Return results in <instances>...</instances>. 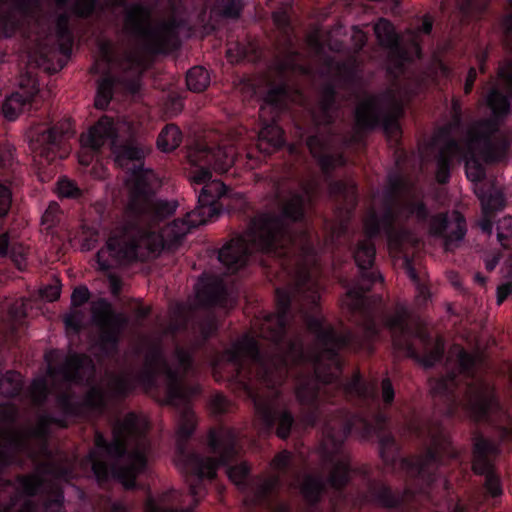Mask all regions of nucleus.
<instances>
[{
  "mask_svg": "<svg viewBox=\"0 0 512 512\" xmlns=\"http://www.w3.org/2000/svg\"><path fill=\"white\" fill-rule=\"evenodd\" d=\"M308 329L316 336V351L303 352V343L299 337L280 345V336L273 342V355L259 357L257 342L248 336L238 340L226 350L223 358L232 363L237 380L253 399L256 413L267 427L276 424V435L281 439L289 437L294 417L288 410L278 411V387L294 368L314 369L313 375H299L295 387L296 398L309 411L303 415V421L313 426L322 411L319 403L328 400L331 390H343L347 395L368 398L375 394L374 386H364L356 374L347 383H336L341 374V360L338 352L344 348L358 350L361 342L348 332H337L330 325L324 326L318 319L307 320Z\"/></svg>",
  "mask_w": 512,
  "mask_h": 512,
  "instance_id": "f257e3e1",
  "label": "nucleus"
},
{
  "mask_svg": "<svg viewBox=\"0 0 512 512\" xmlns=\"http://www.w3.org/2000/svg\"><path fill=\"white\" fill-rule=\"evenodd\" d=\"M318 190V182L311 179L303 184V194L291 193L281 201L282 215L261 213L251 219L243 235L235 237L219 251L218 259L230 272L246 263L253 251L284 258L282 268L292 276L293 285L276 289V314L257 319L254 328L257 336L276 341L283 336L287 312L293 302L308 318L315 313L320 300L317 282V259L309 235L305 232L293 236L291 223L304 218L307 207ZM309 319H306V321Z\"/></svg>",
  "mask_w": 512,
  "mask_h": 512,
  "instance_id": "f03ea898",
  "label": "nucleus"
},
{
  "mask_svg": "<svg viewBox=\"0 0 512 512\" xmlns=\"http://www.w3.org/2000/svg\"><path fill=\"white\" fill-rule=\"evenodd\" d=\"M174 356L178 363L176 369L168 365L160 346L151 348L145 355L143 380L148 385H153L157 375H164L167 386L165 403L179 407L177 448L184 457L185 467L189 473L186 482L194 503L197 504L206 495L203 479H214L219 466L226 465L238 454L236 433L230 428L210 432L209 446L213 453L219 454V459L194 453L184 455V445L196 426L195 414L187 401L190 391L183 384L185 376L192 369V357L189 350L179 345L175 347Z\"/></svg>",
  "mask_w": 512,
  "mask_h": 512,
  "instance_id": "7ed1b4c3",
  "label": "nucleus"
},
{
  "mask_svg": "<svg viewBox=\"0 0 512 512\" xmlns=\"http://www.w3.org/2000/svg\"><path fill=\"white\" fill-rule=\"evenodd\" d=\"M151 175L137 179L129 193L124 221L111 231L105 248L100 249L96 254L100 270L107 271L113 266L107 255L117 264L146 261L157 256L159 243L149 238L145 223L148 222L151 225L175 213L178 202L151 195L147 188V179L151 178Z\"/></svg>",
  "mask_w": 512,
  "mask_h": 512,
  "instance_id": "20e7f679",
  "label": "nucleus"
},
{
  "mask_svg": "<svg viewBox=\"0 0 512 512\" xmlns=\"http://www.w3.org/2000/svg\"><path fill=\"white\" fill-rule=\"evenodd\" d=\"M366 237L358 241L353 252V257L359 268L360 278L358 283L350 288L341 300L344 309L355 317V322L362 327L363 338L356 337L348 330H336L337 332H348L363 345L364 341L373 339L378 334V328L374 321L373 309L370 299L365 295L376 280H382L381 275H376L371 270L376 255L375 245L372 238L380 231V221L376 212L371 209L363 220Z\"/></svg>",
  "mask_w": 512,
  "mask_h": 512,
  "instance_id": "39448f33",
  "label": "nucleus"
},
{
  "mask_svg": "<svg viewBox=\"0 0 512 512\" xmlns=\"http://www.w3.org/2000/svg\"><path fill=\"white\" fill-rule=\"evenodd\" d=\"M146 430L145 421L134 413H129L122 421H118L114 425L111 443L107 444L102 435H96V446L105 448L111 456L121 457L128 450L125 464L115 469V476L125 489L134 488L137 476L146 468L147 455L150 450Z\"/></svg>",
  "mask_w": 512,
  "mask_h": 512,
  "instance_id": "423d86ee",
  "label": "nucleus"
},
{
  "mask_svg": "<svg viewBox=\"0 0 512 512\" xmlns=\"http://www.w3.org/2000/svg\"><path fill=\"white\" fill-rule=\"evenodd\" d=\"M460 383V376L455 373L429 381L431 394L447 404L450 415L463 408L475 421H486L501 410L494 388L487 382L476 380L464 390L460 389Z\"/></svg>",
  "mask_w": 512,
  "mask_h": 512,
  "instance_id": "0eeeda50",
  "label": "nucleus"
},
{
  "mask_svg": "<svg viewBox=\"0 0 512 512\" xmlns=\"http://www.w3.org/2000/svg\"><path fill=\"white\" fill-rule=\"evenodd\" d=\"M385 326L390 330L394 349L415 359L424 367H432L441 360L444 353V340L437 336L432 340L425 327L411 316L404 305H397L394 313L385 318Z\"/></svg>",
  "mask_w": 512,
  "mask_h": 512,
  "instance_id": "6e6552de",
  "label": "nucleus"
},
{
  "mask_svg": "<svg viewBox=\"0 0 512 512\" xmlns=\"http://www.w3.org/2000/svg\"><path fill=\"white\" fill-rule=\"evenodd\" d=\"M403 181L400 178L390 179L388 189L384 193V213L381 219L382 227L387 235L391 249L401 251L404 246H416L418 238L408 230L395 228L409 218H415L417 223H425L428 209L422 201L406 199L402 193Z\"/></svg>",
  "mask_w": 512,
  "mask_h": 512,
  "instance_id": "1a4fd4ad",
  "label": "nucleus"
},
{
  "mask_svg": "<svg viewBox=\"0 0 512 512\" xmlns=\"http://www.w3.org/2000/svg\"><path fill=\"white\" fill-rule=\"evenodd\" d=\"M507 137L499 131L495 120H483L471 125L467 131L464 148L460 147L459 156L465 159L466 175L472 182L485 178V169L479 158L487 163L502 160L508 150Z\"/></svg>",
  "mask_w": 512,
  "mask_h": 512,
  "instance_id": "9d476101",
  "label": "nucleus"
},
{
  "mask_svg": "<svg viewBox=\"0 0 512 512\" xmlns=\"http://www.w3.org/2000/svg\"><path fill=\"white\" fill-rule=\"evenodd\" d=\"M67 426L65 420L48 415H40L35 426H22L19 429L7 428L0 430V467L13 461V454L26 453L30 458L37 459L48 456L47 439L50 427Z\"/></svg>",
  "mask_w": 512,
  "mask_h": 512,
  "instance_id": "9b49d317",
  "label": "nucleus"
},
{
  "mask_svg": "<svg viewBox=\"0 0 512 512\" xmlns=\"http://www.w3.org/2000/svg\"><path fill=\"white\" fill-rule=\"evenodd\" d=\"M123 23L125 31L141 39L150 53H162L177 45L176 21L162 20L152 25V9L148 6L131 4L125 11Z\"/></svg>",
  "mask_w": 512,
  "mask_h": 512,
  "instance_id": "f8f14e48",
  "label": "nucleus"
},
{
  "mask_svg": "<svg viewBox=\"0 0 512 512\" xmlns=\"http://www.w3.org/2000/svg\"><path fill=\"white\" fill-rule=\"evenodd\" d=\"M350 428L348 420L342 414L328 419L323 428V467L328 470L327 481L334 489L343 488L350 479V457L344 448V440Z\"/></svg>",
  "mask_w": 512,
  "mask_h": 512,
  "instance_id": "ddd939ff",
  "label": "nucleus"
},
{
  "mask_svg": "<svg viewBox=\"0 0 512 512\" xmlns=\"http://www.w3.org/2000/svg\"><path fill=\"white\" fill-rule=\"evenodd\" d=\"M401 114L402 99L393 89L362 101L356 108L357 131L354 141L360 139V130L375 127L380 118L383 119V128L387 136L397 138L400 134L398 118Z\"/></svg>",
  "mask_w": 512,
  "mask_h": 512,
  "instance_id": "4468645a",
  "label": "nucleus"
},
{
  "mask_svg": "<svg viewBox=\"0 0 512 512\" xmlns=\"http://www.w3.org/2000/svg\"><path fill=\"white\" fill-rule=\"evenodd\" d=\"M48 375L53 381L61 379L60 391L56 395L58 407L64 413H72V397L70 384L90 382L95 375V365L93 360L85 354H70L66 356L63 363L59 366L53 365L49 359Z\"/></svg>",
  "mask_w": 512,
  "mask_h": 512,
  "instance_id": "2eb2a0df",
  "label": "nucleus"
},
{
  "mask_svg": "<svg viewBox=\"0 0 512 512\" xmlns=\"http://www.w3.org/2000/svg\"><path fill=\"white\" fill-rule=\"evenodd\" d=\"M428 435L430 444L424 455L412 459H401L399 462L400 468L409 477H416L426 485L433 481V476L444 459L455 456L448 437L439 426H430Z\"/></svg>",
  "mask_w": 512,
  "mask_h": 512,
  "instance_id": "dca6fc26",
  "label": "nucleus"
},
{
  "mask_svg": "<svg viewBox=\"0 0 512 512\" xmlns=\"http://www.w3.org/2000/svg\"><path fill=\"white\" fill-rule=\"evenodd\" d=\"M75 134L70 119H63L52 126L36 124L27 132L29 148L39 165L52 163L63 143Z\"/></svg>",
  "mask_w": 512,
  "mask_h": 512,
  "instance_id": "f3484780",
  "label": "nucleus"
},
{
  "mask_svg": "<svg viewBox=\"0 0 512 512\" xmlns=\"http://www.w3.org/2000/svg\"><path fill=\"white\" fill-rule=\"evenodd\" d=\"M91 316L100 331V348L105 353L115 352L120 335L128 325V317L124 313H115L111 303L105 299L92 303Z\"/></svg>",
  "mask_w": 512,
  "mask_h": 512,
  "instance_id": "a211bd4d",
  "label": "nucleus"
},
{
  "mask_svg": "<svg viewBox=\"0 0 512 512\" xmlns=\"http://www.w3.org/2000/svg\"><path fill=\"white\" fill-rule=\"evenodd\" d=\"M499 454L498 446L481 435L474 437L473 471L485 475V488L492 497L502 494L499 478L493 473V462Z\"/></svg>",
  "mask_w": 512,
  "mask_h": 512,
  "instance_id": "6ab92c4d",
  "label": "nucleus"
},
{
  "mask_svg": "<svg viewBox=\"0 0 512 512\" xmlns=\"http://www.w3.org/2000/svg\"><path fill=\"white\" fill-rule=\"evenodd\" d=\"M236 156L233 145H222L214 150L204 141L195 143L187 153V159L191 165L212 167L219 173L227 172L234 164Z\"/></svg>",
  "mask_w": 512,
  "mask_h": 512,
  "instance_id": "aec40b11",
  "label": "nucleus"
},
{
  "mask_svg": "<svg viewBox=\"0 0 512 512\" xmlns=\"http://www.w3.org/2000/svg\"><path fill=\"white\" fill-rule=\"evenodd\" d=\"M429 234L444 239L446 251H452L466 234V221L459 211L439 213L430 218Z\"/></svg>",
  "mask_w": 512,
  "mask_h": 512,
  "instance_id": "412c9836",
  "label": "nucleus"
},
{
  "mask_svg": "<svg viewBox=\"0 0 512 512\" xmlns=\"http://www.w3.org/2000/svg\"><path fill=\"white\" fill-rule=\"evenodd\" d=\"M173 215L174 213H171L151 225L148 222L145 223L149 231V238L159 243L157 255L163 249L171 250L177 248L182 243V240L186 234L192 229L191 225L189 224V220L185 217L173 220L171 223H168L163 228H161L160 233H158L157 231L161 223Z\"/></svg>",
  "mask_w": 512,
  "mask_h": 512,
  "instance_id": "4be33fe9",
  "label": "nucleus"
},
{
  "mask_svg": "<svg viewBox=\"0 0 512 512\" xmlns=\"http://www.w3.org/2000/svg\"><path fill=\"white\" fill-rule=\"evenodd\" d=\"M112 151L115 154V162L119 166L128 165L129 161L136 162L133 164V168H131L133 170L134 180H133V184L130 187V189H132L135 186L138 178H140L142 176H146V175L148 176V174H152L151 178L147 179V181H148L147 188L149 190V193L151 195H154V193L152 191V185H153L154 181L156 180L155 174L152 170H143V168H142L141 160L144 157V149L138 145H134L131 143H127L125 145H116V143L113 141ZM130 191L131 190H129V192Z\"/></svg>",
  "mask_w": 512,
  "mask_h": 512,
  "instance_id": "5701e85b",
  "label": "nucleus"
},
{
  "mask_svg": "<svg viewBox=\"0 0 512 512\" xmlns=\"http://www.w3.org/2000/svg\"><path fill=\"white\" fill-rule=\"evenodd\" d=\"M123 75L117 79L131 93L139 90V81L145 69L144 56L137 50H128L119 62Z\"/></svg>",
  "mask_w": 512,
  "mask_h": 512,
  "instance_id": "b1692460",
  "label": "nucleus"
},
{
  "mask_svg": "<svg viewBox=\"0 0 512 512\" xmlns=\"http://www.w3.org/2000/svg\"><path fill=\"white\" fill-rule=\"evenodd\" d=\"M375 35L381 46L389 49L388 58L396 68H401L407 59L406 51L399 44V37L393 25L386 19H379L374 26Z\"/></svg>",
  "mask_w": 512,
  "mask_h": 512,
  "instance_id": "393cba45",
  "label": "nucleus"
},
{
  "mask_svg": "<svg viewBox=\"0 0 512 512\" xmlns=\"http://www.w3.org/2000/svg\"><path fill=\"white\" fill-rule=\"evenodd\" d=\"M64 475L61 468L56 467L52 462L45 461L36 466L35 472L28 475H20L17 482L20 484L23 492L28 496L36 495L38 489L42 486L46 476L59 479Z\"/></svg>",
  "mask_w": 512,
  "mask_h": 512,
  "instance_id": "a878e982",
  "label": "nucleus"
},
{
  "mask_svg": "<svg viewBox=\"0 0 512 512\" xmlns=\"http://www.w3.org/2000/svg\"><path fill=\"white\" fill-rule=\"evenodd\" d=\"M38 91L35 81H33L29 90L21 88L19 91L12 93L3 101L1 106V113L4 118L8 121H13L20 114L28 110Z\"/></svg>",
  "mask_w": 512,
  "mask_h": 512,
  "instance_id": "bb28decb",
  "label": "nucleus"
},
{
  "mask_svg": "<svg viewBox=\"0 0 512 512\" xmlns=\"http://www.w3.org/2000/svg\"><path fill=\"white\" fill-rule=\"evenodd\" d=\"M115 138L116 131L113 121L109 117L104 116L90 128L87 134L81 136V143L84 147L98 150L108 140H111L113 144Z\"/></svg>",
  "mask_w": 512,
  "mask_h": 512,
  "instance_id": "cd10ccee",
  "label": "nucleus"
},
{
  "mask_svg": "<svg viewBox=\"0 0 512 512\" xmlns=\"http://www.w3.org/2000/svg\"><path fill=\"white\" fill-rule=\"evenodd\" d=\"M306 143L310 153L317 159L323 173L328 174L335 167L344 165L342 155H332L327 153V145L320 137L310 136Z\"/></svg>",
  "mask_w": 512,
  "mask_h": 512,
  "instance_id": "c85d7f7f",
  "label": "nucleus"
},
{
  "mask_svg": "<svg viewBox=\"0 0 512 512\" xmlns=\"http://www.w3.org/2000/svg\"><path fill=\"white\" fill-rule=\"evenodd\" d=\"M275 115L272 116L273 122L267 124L258 134L257 149L263 154H271L284 144L283 130L274 123Z\"/></svg>",
  "mask_w": 512,
  "mask_h": 512,
  "instance_id": "c756f323",
  "label": "nucleus"
},
{
  "mask_svg": "<svg viewBox=\"0 0 512 512\" xmlns=\"http://www.w3.org/2000/svg\"><path fill=\"white\" fill-rule=\"evenodd\" d=\"M197 298L203 305H222L226 300V290L222 280L213 278L203 282L197 290Z\"/></svg>",
  "mask_w": 512,
  "mask_h": 512,
  "instance_id": "7c9ffc66",
  "label": "nucleus"
},
{
  "mask_svg": "<svg viewBox=\"0 0 512 512\" xmlns=\"http://www.w3.org/2000/svg\"><path fill=\"white\" fill-rule=\"evenodd\" d=\"M409 494H414V491L411 488H407L405 491V495L400 500L398 497L394 496L390 489L387 488L380 482H372L369 484L368 493L366 495V501L377 502L378 504L384 507H395L400 502L406 501Z\"/></svg>",
  "mask_w": 512,
  "mask_h": 512,
  "instance_id": "2f4dec72",
  "label": "nucleus"
},
{
  "mask_svg": "<svg viewBox=\"0 0 512 512\" xmlns=\"http://www.w3.org/2000/svg\"><path fill=\"white\" fill-rule=\"evenodd\" d=\"M460 146L455 140H450L441 148L437 158L436 179L438 183L445 184L450 177V163L459 156Z\"/></svg>",
  "mask_w": 512,
  "mask_h": 512,
  "instance_id": "473e14b6",
  "label": "nucleus"
},
{
  "mask_svg": "<svg viewBox=\"0 0 512 512\" xmlns=\"http://www.w3.org/2000/svg\"><path fill=\"white\" fill-rule=\"evenodd\" d=\"M220 213L219 204L211 203L210 201H200L198 199L197 207L186 214L189 224L192 228L206 224L208 221L217 217Z\"/></svg>",
  "mask_w": 512,
  "mask_h": 512,
  "instance_id": "72a5a7b5",
  "label": "nucleus"
},
{
  "mask_svg": "<svg viewBox=\"0 0 512 512\" xmlns=\"http://www.w3.org/2000/svg\"><path fill=\"white\" fill-rule=\"evenodd\" d=\"M330 195L335 199H342L347 213L356 205V186L353 182L335 181L329 185Z\"/></svg>",
  "mask_w": 512,
  "mask_h": 512,
  "instance_id": "f704fd0d",
  "label": "nucleus"
},
{
  "mask_svg": "<svg viewBox=\"0 0 512 512\" xmlns=\"http://www.w3.org/2000/svg\"><path fill=\"white\" fill-rule=\"evenodd\" d=\"M325 487V481L322 476L309 474L303 479L300 491L305 500L311 504L316 503Z\"/></svg>",
  "mask_w": 512,
  "mask_h": 512,
  "instance_id": "c9c22d12",
  "label": "nucleus"
},
{
  "mask_svg": "<svg viewBox=\"0 0 512 512\" xmlns=\"http://www.w3.org/2000/svg\"><path fill=\"white\" fill-rule=\"evenodd\" d=\"M56 36L62 54L68 55L72 50L73 35L69 29V16L60 14L56 21Z\"/></svg>",
  "mask_w": 512,
  "mask_h": 512,
  "instance_id": "e433bc0d",
  "label": "nucleus"
},
{
  "mask_svg": "<svg viewBox=\"0 0 512 512\" xmlns=\"http://www.w3.org/2000/svg\"><path fill=\"white\" fill-rule=\"evenodd\" d=\"M181 132L174 124L166 125L157 138V146L163 152L176 149L181 143Z\"/></svg>",
  "mask_w": 512,
  "mask_h": 512,
  "instance_id": "4c0bfd02",
  "label": "nucleus"
},
{
  "mask_svg": "<svg viewBox=\"0 0 512 512\" xmlns=\"http://www.w3.org/2000/svg\"><path fill=\"white\" fill-rule=\"evenodd\" d=\"M280 486V476L272 475L262 480L255 488L252 502L254 504L266 503L269 497L276 493Z\"/></svg>",
  "mask_w": 512,
  "mask_h": 512,
  "instance_id": "58836bf2",
  "label": "nucleus"
},
{
  "mask_svg": "<svg viewBox=\"0 0 512 512\" xmlns=\"http://www.w3.org/2000/svg\"><path fill=\"white\" fill-rule=\"evenodd\" d=\"M106 389L110 397L123 398L132 389V383L127 375L112 374L108 377Z\"/></svg>",
  "mask_w": 512,
  "mask_h": 512,
  "instance_id": "ea45409f",
  "label": "nucleus"
},
{
  "mask_svg": "<svg viewBox=\"0 0 512 512\" xmlns=\"http://www.w3.org/2000/svg\"><path fill=\"white\" fill-rule=\"evenodd\" d=\"M301 55L297 52H288L277 56L274 66L279 73L288 71L306 73L307 69L300 63Z\"/></svg>",
  "mask_w": 512,
  "mask_h": 512,
  "instance_id": "a19ab883",
  "label": "nucleus"
},
{
  "mask_svg": "<svg viewBox=\"0 0 512 512\" xmlns=\"http://www.w3.org/2000/svg\"><path fill=\"white\" fill-rule=\"evenodd\" d=\"M186 83L189 90L202 92L210 83V75L205 68L195 66L187 72Z\"/></svg>",
  "mask_w": 512,
  "mask_h": 512,
  "instance_id": "79ce46f5",
  "label": "nucleus"
},
{
  "mask_svg": "<svg viewBox=\"0 0 512 512\" xmlns=\"http://www.w3.org/2000/svg\"><path fill=\"white\" fill-rule=\"evenodd\" d=\"M23 381L20 373L8 371L0 378V393L4 397H14L22 389Z\"/></svg>",
  "mask_w": 512,
  "mask_h": 512,
  "instance_id": "37998d69",
  "label": "nucleus"
},
{
  "mask_svg": "<svg viewBox=\"0 0 512 512\" xmlns=\"http://www.w3.org/2000/svg\"><path fill=\"white\" fill-rule=\"evenodd\" d=\"M380 456L386 465L394 466L398 458V444L390 434L379 436Z\"/></svg>",
  "mask_w": 512,
  "mask_h": 512,
  "instance_id": "c03bdc74",
  "label": "nucleus"
},
{
  "mask_svg": "<svg viewBox=\"0 0 512 512\" xmlns=\"http://www.w3.org/2000/svg\"><path fill=\"white\" fill-rule=\"evenodd\" d=\"M335 102V91L332 86H326L323 89L321 100L319 102V110L322 114L321 117L316 116L318 123L329 124L332 122L333 116L331 114Z\"/></svg>",
  "mask_w": 512,
  "mask_h": 512,
  "instance_id": "a18cd8bd",
  "label": "nucleus"
},
{
  "mask_svg": "<svg viewBox=\"0 0 512 512\" xmlns=\"http://www.w3.org/2000/svg\"><path fill=\"white\" fill-rule=\"evenodd\" d=\"M286 98V89L285 87L279 86L270 89L264 99L266 106H262L260 108V117L263 118L266 110L268 108L272 110H276L273 113L276 115L280 109L284 106V101Z\"/></svg>",
  "mask_w": 512,
  "mask_h": 512,
  "instance_id": "49530a36",
  "label": "nucleus"
},
{
  "mask_svg": "<svg viewBox=\"0 0 512 512\" xmlns=\"http://www.w3.org/2000/svg\"><path fill=\"white\" fill-rule=\"evenodd\" d=\"M487 105L496 117L505 116L509 113L510 103L505 95L497 88H492L487 96Z\"/></svg>",
  "mask_w": 512,
  "mask_h": 512,
  "instance_id": "de8ad7c7",
  "label": "nucleus"
},
{
  "mask_svg": "<svg viewBox=\"0 0 512 512\" xmlns=\"http://www.w3.org/2000/svg\"><path fill=\"white\" fill-rule=\"evenodd\" d=\"M225 192V185L222 181L211 180L202 187L198 199H200V201H210L211 203L219 204L218 200Z\"/></svg>",
  "mask_w": 512,
  "mask_h": 512,
  "instance_id": "09e8293b",
  "label": "nucleus"
},
{
  "mask_svg": "<svg viewBox=\"0 0 512 512\" xmlns=\"http://www.w3.org/2000/svg\"><path fill=\"white\" fill-rule=\"evenodd\" d=\"M114 82L115 79L112 77H105L99 82L97 95L94 102V105L97 109H105L108 106L110 100L112 99V88Z\"/></svg>",
  "mask_w": 512,
  "mask_h": 512,
  "instance_id": "8fccbe9b",
  "label": "nucleus"
},
{
  "mask_svg": "<svg viewBox=\"0 0 512 512\" xmlns=\"http://www.w3.org/2000/svg\"><path fill=\"white\" fill-rule=\"evenodd\" d=\"M478 198L481 200L483 212L494 213L505 206V199L502 193L495 192L486 196L481 189L476 190Z\"/></svg>",
  "mask_w": 512,
  "mask_h": 512,
  "instance_id": "3c124183",
  "label": "nucleus"
},
{
  "mask_svg": "<svg viewBox=\"0 0 512 512\" xmlns=\"http://www.w3.org/2000/svg\"><path fill=\"white\" fill-rule=\"evenodd\" d=\"M106 395L100 387H91L85 397L84 405L90 409L102 412L106 407Z\"/></svg>",
  "mask_w": 512,
  "mask_h": 512,
  "instance_id": "603ef678",
  "label": "nucleus"
},
{
  "mask_svg": "<svg viewBox=\"0 0 512 512\" xmlns=\"http://www.w3.org/2000/svg\"><path fill=\"white\" fill-rule=\"evenodd\" d=\"M497 237L504 248L512 245V217H503L497 227Z\"/></svg>",
  "mask_w": 512,
  "mask_h": 512,
  "instance_id": "864d4df0",
  "label": "nucleus"
},
{
  "mask_svg": "<svg viewBox=\"0 0 512 512\" xmlns=\"http://www.w3.org/2000/svg\"><path fill=\"white\" fill-rule=\"evenodd\" d=\"M57 191L58 195L62 198L77 199L82 196L81 189L77 186V184L74 181L68 178H61L58 181Z\"/></svg>",
  "mask_w": 512,
  "mask_h": 512,
  "instance_id": "5fc2aeb1",
  "label": "nucleus"
},
{
  "mask_svg": "<svg viewBox=\"0 0 512 512\" xmlns=\"http://www.w3.org/2000/svg\"><path fill=\"white\" fill-rule=\"evenodd\" d=\"M29 393L33 404L41 405L45 401L48 393L45 379L41 378L34 380L29 388Z\"/></svg>",
  "mask_w": 512,
  "mask_h": 512,
  "instance_id": "6e6d98bb",
  "label": "nucleus"
},
{
  "mask_svg": "<svg viewBox=\"0 0 512 512\" xmlns=\"http://www.w3.org/2000/svg\"><path fill=\"white\" fill-rule=\"evenodd\" d=\"M233 404L222 394H215L209 401V408L212 414L220 415L232 410Z\"/></svg>",
  "mask_w": 512,
  "mask_h": 512,
  "instance_id": "4d7b16f0",
  "label": "nucleus"
},
{
  "mask_svg": "<svg viewBox=\"0 0 512 512\" xmlns=\"http://www.w3.org/2000/svg\"><path fill=\"white\" fill-rule=\"evenodd\" d=\"M250 471V468L246 463H241L236 466L229 467L227 469V475L229 479L236 485H243L245 479Z\"/></svg>",
  "mask_w": 512,
  "mask_h": 512,
  "instance_id": "13d9d810",
  "label": "nucleus"
},
{
  "mask_svg": "<svg viewBox=\"0 0 512 512\" xmlns=\"http://www.w3.org/2000/svg\"><path fill=\"white\" fill-rule=\"evenodd\" d=\"M60 206L56 202H51L42 216V224L46 227H54L60 220Z\"/></svg>",
  "mask_w": 512,
  "mask_h": 512,
  "instance_id": "bf43d9fd",
  "label": "nucleus"
},
{
  "mask_svg": "<svg viewBox=\"0 0 512 512\" xmlns=\"http://www.w3.org/2000/svg\"><path fill=\"white\" fill-rule=\"evenodd\" d=\"M189 178L192 183L204 186L211 181L212 174L208 166H201L192 171Z\"/></svg>",
  "mask_w": 512,
  "mask_h": 512,
  "instance_id": "052dcab7",
  "label": "nucleus"
},
{
  "mask_svg": "<svg viewBox=\"0 0 512 512\" xmlns=\"http://www.w3.org/2000/svg\"><path fill=\"white\" fill-rule=\"evenodd\" d=\"M242 7V0H226L223 5L222 14L228 18H238Z\"/></svg>",
  "mask_w": 512,
  "mask_h": 512,
  "instance_id": "680f3d73",
  "label": "nucleus"
},
{
  "mask_svg": "<svg viewBox=\"0 0 512 512\" xmlns=\"http://www.w3.org/2000/svg\"><path fill=\"white\" fill-rule=\"evenodd\" d=\"M94 8V0H76L73 6V11L80 17H87L94 11Z\"/></svg>",
  "mask_w": 512,
  "mask_h": 512,
  "instance_id": "e2e57ef3",
  "label": "nucleus"
},
{
  "mask_svg": "<svg viewBox=\"0 0 512 512\" xmlns=\"http://www.w3.org/2000/svg\"><path fill=\"white\" fill-rule=\"evenodd\" d=\"M14 161V148L8 144H0V169L12 166Z\"/></svg>",
  "mask_w": 512,
  "mask_h": 512,
  "instance_id": "0e129e2a",
  "label": "nucleus"
},
{
  "mask_svg": "<svg viewBox=\"0 0 512 512\" xmlns=\"http://www.w3.org/2000/svg\"><path fill=\"white\" fill-rule=\"evenodd\" d=\"M90 298V292L86 286L76 287L71 295V303L74 307H79L86 303Z\"/></svg>",
  "mask_w": 512,
  "mask_h": 512,
  "instance_id": "69168bd1",
  "label": "nucleus"
},
{
  "mask_svg": "<svg viewBox=\"0 0 512 512\" xmlns=\"http://www.w3.org/2000/svg\"><path fill=\"white\" fill-rule=\"evenodd\" d=\"M458 362L460 372L464 374H470L475 364V357L464 350H461L458 354Z\"/></svg>",
  "mask_w": 512,
  "mask_h": 512,
  "instance_id": "338daca9",
  "label": "nucleus"
},
{
  "mask_svg": "<svg viewBox=\"0 0 512 512\" xmlns=\"http://www.w3.org/2000/svg\"><path fill=\"white\" fill-rule=\"evenodd\" d=\"M186 322V317L182 312H175L174 315L171 317L170 323L165 333L175 334L179 330L185 328Z\"/></svg>",
  "mask_w": 512,
  "mask_h": 512,
  "instance_id": "774afa93",
  "label": "nucleus"
}]
</instances>
